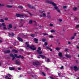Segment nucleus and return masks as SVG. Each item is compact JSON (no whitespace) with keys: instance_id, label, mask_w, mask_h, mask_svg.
I'll return each instance as SVG.
<instances>
[{"instance_id":"1","label":"nucleus","mask_w":79,"mask_h":79,"mask_svg":"<svg viewBox=\"0 0 79 79\" xmlns=\"http://www.w3.org/2000/svg\"><path fill=\"white\" fill-rule=\"evenodd\" d=\"M45 2L47 3H49L50 4H52V5L53 6H54V8L55 9V10H56L57 11V12H58V13H60V10L59 9V8H58V7H57L56 5L55 4V3L52 2H50L48 0L46 1Z\"/></svg>"},{"instance_id":"2","label":"nucleus","mask_w":79,"mask_h":79,"mask_svg":"<svg viewBox=\"0 0 79 79\" xmlns=\"http://www.w3.org/2000/svg\"><path fill=\"white\" fill-rule=\"evenodd\" d=\"M39 11L40 13L39 14L40 15V17H44V18L46 17V14L44 13H43L45 12V11L43 10V11H42V10H40ZM42 13H43L42 15H40V14Z\"/></svg>"},{"instance_id":"3","label":"nucleus","mask_w":79,"mask_h":79,"mask_svg":"<svg viewBox=\"0 0 79 79\" xmlns=\"http://www.w3.org/2000/svg\"><path fill=\"white\" fill-rule=\"evenodd\" d=\"M2 26H3V28L4 30L6 29V26L5 25V23H2V24H0V27H1Z\"/></svg>"},{"instance_id":"4","label":"nucleus","mask_w":79,"mask_h":79,"mask_svg":"<svg viewBox=\"0 0 79 79\" xmlns=\"http://www.w3.org/2000/svg\"><path fill=\"white\" fill-rule=\"evenodd\" d=\"M38 50H37V52L39 54H41V53H42V52L40 51V50H41V48H40V47H39L38 48Z\"/></svg>"},{"instance_id":"5","label":"nucleus","mask_w":79,"mask_h":79,"mask_svg":"<svg viewBox=\"0 0 79 79\" xmlns=\"http://www.w3.org/2000/svg\"><path fill=\"white\" fill-rule=\"evenodd\" d=\"M33 65H39L40 63L37 62H34L33 63Z\"/></svg>"},{"instance_id":"6","label":"nucleus","mask_w":79,"mask_h":79,"mask_svg":"<svg viewBox=\"0 0 79 79\" xmlns=\"http://www.w3.org/2000/svg\"><path fill=\"white\" fill-rule=\"evenodd\" d=\"M16 16L17 17H19V18H21V17H23V15L18 14H16Z\"/></svg>"},{"instance_id":"7","label":"nucleus","mask_w":79,"mask_h":79,"mask_svg":"<svg viewBox=\"0 0 79 79\" xmlns=\"http://www.w3.org/2000/svg\"><path fill=\"white\" fill-rule=\"evenodd\" d=\"M34 47V45H32L31 46V47H30V48H31V49L33 50H36V48H33Z\"/></svg>"},{"instance_id":"8","label":"nucleus","mask_w":79,"mask_h":79,"mask_svg":"<svg viewBox=\"0 0 79 79\" xmlns=\"http://www.w3.org/2000/svg\"><path fill=\"white\" fill-rule=\"evenodd\" d=\"M26 44L27 46V47H28V48H30V47H31V46H29V43L28 42H26Z\"/></svg>"},{"instance_id":"9","label":"nucleus","mask_w":79,"mask_h":79,"mask_svg":"<svg viewBox=\"0 0 79 79\" xmlns=\"http://www.w3.org/2000/svg\"><path fill=\"white\" fill-rule=\"evenodd\" d=\"M9 69L10 70H11V71H12L13 70H15V67H9Z\"/></svg>"},{"instance_id":"10","label":"nucleus","mask_w":79,"mask_h":79,"mask_svg":"<svg viewBox=\"0 0 79 79\" xmlns=\"http://www.w3.org/2000/svg\"><path fill=\"white\" fill-rule=\"evenodd\" d=\"M73 69L75 71H77L78 68L76 66H74L73 67Z\"/></svg>"},{"instance_id":"11","label":"nucleus","mask_w":79,"mask_h":79,"mask_svg":"<svg viewBox=\"0 0 79 79\" xmlns=\"http://www.w3.org/2000/svg\"><path fill=\"white\" fill-rule=\"evenodd\" d=\"M14 56L16 58H20V57H21V55L18 56L16 54H14Z\"/></svg>"},{"instance_id":"12","label":"nucleus","mask_w":79,"mask_h":79,"mask_svg":"<svg viewBox=\"0 0 79 79\" xmlns=\"http://www.w3.org/2000/svg\"><path fill=\"white\" fill-rule=\"evenodd\" d=\"M39 56H41L42 59H44V58H46V57H45V56L40 55Z\"/></svg>"},{"instance_id":"13","label":"nucleus","mask_w":79,"mask_h":79,"mask_svg":"<svg viewBox=\"0 0 79 79\" xmlns=\"http://www.w3.org/2000/svg\"><path fill=\"white\" fill-rule=\"evenodd\" d=\"M10 56H11V57H12L13 58L12 60H13L15 58V57H14V55L12 54H10Z\"/></svg>"},{"instance_id":"14","label":"nucleus","mask_w":79,"mask_h":79,"mask_svg":"<svg viewBox=\"0 0 79 79\" xmlns=\"http://www.w3.org/2000/svg\"><path fill=\"white\" fill-rule=\"evenodd\" d=\"M12 52H15V53H18V51L17 50H16L15 49H13L12 50Z\"/></svg>"},{"instance_id":"15","label":"nucleus","mask_w":79,"mask_h":79,"mask_svg":"<svg viewBox=\"0 0 79 79\" xmlns=\"http://www.w3.org/2000/svg\"><path fill=\"white\" fill-rule=\"evenodd\" d=\"M28 7H29V8H33V9H35V8H34V7L33 6H32L31 5H28Z\"/></svg>"},{"instance_id":"16","label":"nucleus","mask_w":79,"mask_h":79,"mask_svg":"<svg viewBox=\"0 0 79 79\" xmlns=\"http://www.w3.org/2000/svg\"><path fill=\"white\" fill-rule=\"evenodd\" d=\"M15 62L16 64H18V65H19V64H20V62H18V61L16 60Z\"/></svg>"},{"instance_id":"17","label":"nucleus","mask_w":79,"mask_h":79,"mask_svg":"<svg viewBox=\"0 0 79 79\" xmlns=\"http://www.w3.org/2000/svg\"><path fill=\"white\" fill-rule=\"evenodd\" d=\"M17 39L18 40H19V41H20V42H23V40L21 39L19 37H18Z\"/></svg>"},{"instance_id":"18","label":"nucleus","mask_w":79,"mask_h":79,"mask_svg":"<svg viewBox=\"0 0 79 79\" xmlns=\"http://www.w3.org/2000/svg\"><path fill=\"white\" fill-rule=\"evenodd\" d=\"M58 55L60 57H62L63 56H62V53L61 52L59 53Z\"/></svg>"},{"instance_id":"19","label":"nucleus","mask_w":79,"mask_h":79,"mask_svg":"<svg viewBox=\"0 0 79 79\" xmlns=\"http://www.w3.org/2000/svg\"><path fill=\"white\" fill-rule=\"evenodd\" d=\"M8 35H10V36H13V35H15V34H14L13 33H12L11 34L9 33Z\"/></svg>"},{"instance_id":"20","label":"nucleus","mask_w":79,"mask_h":79,"mask_svg":"<svg viewBox=\"0 0 79 79\" xmlns=\"http://www.w3.org/2000/svg\"><path fill=\"white\" fill-rule=\"evenodd\" d=\"M4 52L5 53H8L10 52V50H6Z\"/></svg>"},{"instance_id":"21","label":"nucleus","mask_w":79,"mask_h":79,"mask_svg":"<svg viewBox=\"0 0 79 79\" xmlns=\"http://www.w3.org/2000/svg\"><path fill=\"white\" fill-rule=\"evenodd\" d=\"M65 56H66L67 58H71V56L70 55H68L66 54L65 55Z\"/></svg>"},{"instance_id":"22","label":"nucleus","mask_w":79,"mask_h":79,"mask_svg":"<svg viewBox=\"0 0 79 79\" xmlns=\"http://www.w3.org/2000/svg\"><path fill=\"white\" fill-rule=\"evenodd\" d=\"M34 41H35V43H38L37 42V41H38V40L37 39L35 38L34 39Z\"/></svg>"},{"instance_id":"23","label":"nucleus","mask_w":79,"mask_h":79,"mask_svg":"<svg viewBox=\"0 0 79 79\" xmlns=\"http://www.w3.org/2000/svg\"><path fill=\"white\" fill-rule=\"evenodd\" d=\"M47 17H48V19H51V16L50 15H48Z\"/></svg>"},{"instance_id":"24","label":"nucleus","mask_w":79,"mask_h":79,"mask_svg":"<svg viewBox=\"0 0 79 79\" xmlns=\"http://www.w3.org/2000/svg\"><path fill=\"white\" fill-rule=\"evenodd\" d=\"M51 32H55V31L54 30H52L50 31Z\"/></svg>"},{"instance_id":"25","label":"nucleus","mask_w":79,"mask_h":79,"mask_svg":"<svg viewBox=\"0 0 79 79\" xmlns=\"http://www.w3.org/2000/svg\"><path fill=\"white\" fill-rule=\"evenodd\" d=\"M73 10L74 11H76L77 10V7H74L73 8Z\"/></svg>"},{"instance_id":"26","label":"nucleus","mask_w":79,"mask_h":79,"mask_svg":"<svg viewBox=\"0 0 79 79\" xmlns=\"http://www.w3.org/2000/svg\"><path fill=\"white\" fill-rule=\"evenodd\" d=\"M8 27H9V28H11L12 27V25L10 24L9 25Z\"/></svg>"},{"instance_id":"27","label":"nucleus","mask_w":79,"mask_h":79,"mask_svg":"<svg viewBox=\"0 0 79 79\" xmlns=\"http://www.w3.org/2000/svg\"><path fill=\"white\" fill-rule=\"evenodd\" d=\"M56 50H57V51H59V50H60V49L59 48H56Z\"/></svg>"},{"instance_id":"28","label":"nucleus","mask_w":79,"mask_h":79,"mask_svg":"<svg viewBox=\"0 0 79 79\" xmlns=\"http://www.w3.org/2000/svg\"><path fill=\"white\" fill-rule=\"evenodd\" d=\"M48 37L50 38H53L54 37L53 36H52V35H49V36H48Z\"/></svg>"},{"instance_id":"29","label":"nucleus","mask_w":79,"mask_h":79,"mask_svg":"<svg viewBox=\"0 0 79 79\" xmlns=\"http://www.w3.org/2000/svg\"><path fill=\"white\" fill-rule=\"evenodd\" d=\"M18 7L19 8H21V9H23V7L21 6H18Z\"/></svg>"},{"instance_id":"30","label":"nucleus","mask_w":79,"mask_h":79,"mask_svg":"<svg viewBox=\"0 0 79 79\" xmlns=\"http://www.w3.org/2000/svg\"><path fill=\"white\" fill-rule=\"evenodd\" d=\"M7 8H11L12 7V6H9V5H7Z\"/></svg>"},{"instance_id":"31","label":"nucleus","mask_w":79,"mask_h":79,"mask_svg":"<svg viewBox=\"0 0 79 79\" xmlns=\"http://www.w3.org/2000/svg\"><path fill=\"white\" fill-rule=\"evenodd\" d=\"M75 37L74 36L72 37L71 38H70V39L71 40H73V39H74V38Z\"/></svg>"},{"instance_id":"32","label":"nucleus","mask_w":79,"mask_h":79,"mask_svg":"<svg viewBox=\"0 0 79 79\" xmlns=\"http://www.w3.org/2000/svg\"><path fill=\"white\" fill-rule=\"evenodd\" d=\"M32 21L31 20H30L29 21V24H32Z\"/></svg>"},{"instance_id":"33","label":"nucleus","mask_w":79,"mask_h":79,"mask_svg":"<svg viewBox=\"0 0 79 79\" xmlns=\"http://www.w3.org/2000/svg\"><path fill=\"white\" fill-rule=\"evenodd\" d=\"M46 40V39H43L42 40V42H45Z\"/></svg>"},{"instance_id":"34","label":"nucleus","mask_w":79,"mask_h":79,"mask_svg":"<svg viewBox=\"0 0 79 79\" xmlns=\"http://www.w3.org/2000/svg\"><path fill=\"white\" fill-rule=\"evenodd\" d=\"M35 35H34V34H31V37H34Z\"/></svg>"},{"instance_id":"35","label":"nucleus","mask_w":79,"mask_h":79,"mask_svg":"<svg viewBox=\"0 0 79 79\" xmlns=\"http://www.w3.org/2000/svg\"><path fill=\"white\" fill-rule=\"evenodd\" d=\"M1 21L2 23H4V20H3V19H1Z\"/></svg>"},{"instance_id":"36","label":"nucleus","mask_w":79,"mask_h":79,"mask_svg":"<svg viewBox=\"0 0 79 79\" xmlns=\"http://www.w3.org/2000/svg\"><path fill=\"white\" fill-rule=\"evenodd\" d=\"M48 43L47 42H45L44 45H47Z\"/></svg>"},{"instance_id":"37","label":"nucleus","mask_w":79,"mask_h":79,"mask_svg":"<svg viewBox=\"0 0 79 79\" xmlns=\"http://www.w3.org/2000/svg\"><path fill=\"white\" fill-rule=\"evenodd\" d=\"M42 74L44 76H45V74L44 73V72H42Z\"/></svg>"},{"instance_id":"38","label":"nucleus","mask_w":79,"mask_h":79,"mask_svg":"<svg viewBox=\"0 0 79 79\" xmlns=\"http://www.w3.org/2000/svg\"><path fill=\"white\" fill-rule=\"evenodd\" d=\"M46 48H47V49H49V48H50V47H48V46H46Z\"/></svg>"},{"instance_id":"39","label":"nucleus","mask_w":79,"mask_h":79,"mask_svg":"<svg viewBox=\"0 0 79 79\" xmlns=\"http://www.w3.org/2000/svg\"><path fill=\"white\" fill-rule=\"evenodd\" d=\"M67 43H68V44H69V45H70V44H71V42H69V41H68V42H67Z\"/></svg>"},{"instance_id":"40","label":"nucleus","mask_w":79,"mask_h":79,"mask_svg":"<svg viewBox=\"0 0 79 79\" xmlns=\"http://www.w3.org/2000/svg\"><path fill=\"white\" fill-rule=\"evenodd\" d=\"M43 34L44 35H48V34L47 33H43Z\"/></svg>"},{"instance_id":"41","label":"nucleus","mask_w":79,"mask_h":79,"mask_svg":"<svg viewBox=\"0 0 79 79\" xmlns=\"http://www.w3.org/2000/svg\"><path fill=\"white\" fill-rule=\"evenodd\" d=\"M50 77V79H54L55 78H54L53 77Z\"/></svg>"},{"instance_id":"42","label":"nucleus","mask_w":79,"mask_h":79,"mask_svg":"<svg viewBox=\"0 0 79 79\" xmlns=\"http://www.w3.org/2000/svg\"><path fill=\"white\" fill-rule=\"evenodd\" d=\"M79 27V25H78L76 26V28H78Z\"/></svg>"},{"instance_id":"43","label":"nucleus","mask_w":79,"mask_h":79,"mask_svg":"<svg viewBox=\"0 0 79 79\" xmlns=\"http://www.w3.org/2000/svg\"><path fill=\"white\" fill-rule=\"evenodd\" d=\"M53 24H52V23H50L49 24V26H53Z\"/></svg>"},{"instance_id":"44","label":"nucleus","mask_w":79,"mask_h":79,"mask_svg":"<svg viewBox=\"0 0 79 79\" xmlns=\"http://www.w3.org/2000/svg\"><path fill=\"white\" fill-rule=\"evenodd\" d=\"M63 8L64 9H65V8H66V6H63Z\"/></svg>"},{"instance_id":"45","label":"nucleus","mask_w":79,"mask_h":79,"mask_svg":"<svg viewBox=\"0 0 79 79\" xmlns=\"http://www.w3.org/2000/svg\"><path fill=\"white\" fill-rule=\"evenodd\" d=\"M60 69H63V66H61V67H60Z\"/></svg>"},{"instance_id":"46","label":"nucleus","mask_w":79,"mask_h":79,"mask_svg":"<svg viewBox=\"0 0 79 79\" xmlns=\"http://www.w3.org/2000/svg\"><path fill=\"white\" fill-rule=\"evenodd\" d=\"M20 22H21L22 21H23V20L22 19H21L19 20Z\"/></svg>"},{"instance_id":"47","label":"nucleus","mask_w":79,"mask_h":79,"mask_svg":"<svg viewBox=\"0 0 79 79\" xmlns=\"http://www.w3.org/2000/svg\"><path fill=\"white\" fill-rule=\"evenodd\" d=\"M47 61L48 62H49V61H50V59H47Z\"/></svg>"},{"instance_id":"48","label":"nucleus","mask_w":79,"mask_h":79,"mask_svg":"<svg viewBox=\"0 0 79 79\" xmlns=\"http://www.w3.org/2000/svg\"><path fill=\"white\" fill-rule=\"evenodd\" d=\"M20 58H21L23 59V58H24V57H23V56H21V57H20Z\"/></svg>"},{"instance_id":"49","label":"nucleus","mask_w":79,"mask_h":79,"mask_svg":"<svg viewBox=\"0 0 79 79\" xmlns=\"http://www.w3.org/2000/svg\"><path fill=\"white\" fill-rule=\"evenodd\" d=\"M4 6V5L3 4H1L0 3V6Z\"/></svg>"},{"instance_id":"50","label":"nucleus","mask_w":79,"mask_h":79,"mask_svg":"<svg viewBox=\"0 0 79 79\" xmlns=\"http://www.w3.org/2000/svg\"><path fill=\"white\" fill-rule=\"evenodd\" d=\"M5 20H7L8 19V18H5Z\"/></svg>"},{"instance_id":"51","label":"nucleus","mask_w":79,"mask_h":79,"mask_svg":"<svg viewBox=\"0 0 79 79\" xmlns=\"http://www.w3.org/2000/svg\"><path fill=\"white\" fill-rule=\"evenodd\" d=\"M49 50H50V51H51L52 52V49L49 48Z\"/></svg>"},{"instance_id":"52","label":"nucleus","mask_w":79,"mask_h":79,"mask_svg":"<svg viewBox=\"0 0 79 79\" xmlns=\"http://www.w3.org/2000/svg\"><path fill=\"white\" fill-rule=\"evenodd\" d=\"M59 21H60V22H61V21H62V20H61V19H60L59 20Z\"/></svg>"},{"instance_id":"53","label":"nucleus","mask_w":79,"mask_h":79,"mask_svg":"<svg viewBox=\"0 0 79 79\" xmlns=\"http://www.w3.org/2000/svg\"><path fill=\"white\" fill-rule=\"evenodd\" d=\"M8 76L10 77V76H11V75L10 74H8Z\"/></svg>"},{"instance_id":"54","label":"nucleus","mask_w":79,"mask_h":79,"mask_svg":"<svg viewBox=\"0 0 79 79\" xmlns=\"http://www.w3.org/2000/svg\"><path fill=\"white\" fill-rule=\"evenodd\" d=\"M65 52H67L68 51V49H65Z\"/></svg>"},{"instance_id":"55","label":"nucleus","mask_w":79,"mask_h":79,"mask_svg":"<svg viewBox=\"0 0 79 79\" xmlns=\"http://www.w3.org/2000/svg\"><path fill=\"white\" fill-rule=\"evenodd\" d=\"M77 34V33H75L74 34V35L75 36V35H76Z\"/></svg>"},{"instance_id":"56","label":"nucleus","mask_w":79,"mask_h":79,"mask_svg":"<svg viewBox=\"0 0 79 79\" xmlns=\"http://www.w3.org/2000/svg\"><path fill=\"white\" fill-rule=\"evenodd\" d=\"M18 69V70H21V68H19Z\"/></svg>"},{"instance_id":"57","label":"nucleus","mask_w":79,"mask_h":79,"mask_svg":"<svg viewBox=\"0 0 79 79\" xmlns=\"http://www.w3.org/2000/svg\"><path fill=\"white\" fill-rule=\"evenodd\" d=\"M50 13L49 12H48L47 13V14H48V15H49V14H50Z\"/></svg>"},{"instance_id":"58","label":"nucleus","mask_w":79,"mask_h":79,"mask_svg":"<svg viewBox=\"0 0 79 79\" xmlns=\"http://www.w3.org/2000/svg\"><path fill=\"white\" fill-rule=\"evenodd\" d=\"M2 41L0 40V43H2Z\"/></svg>"},{"instance_id":"59","label":"nucleus","mask_w":79,"mask_h":79,"mask_svg":"<svg viewBox=\"0 0 79 79\" xmlns=\"http://www.w3.org/2000/svg\"><path fill=\"white\" fill-rule=\"evenodd\" d=\"M77 48H79V46H77Z\"/></svg>"},{"instance_id":"60","label":"nucleus","mask_w":79,"mask_h":79,"mask_svg":"<svg viewBox=\"0 0 79 79\" xmlns=\"http://www.w3.org/2000/svg\"><path fill=\"white\" fill-rule=\"evenodd\" d=\"M60 74H60V73H59L58 74V75H59V76H60Z\"/></svg>"},{"instance_id":"61","label":"nucleus","mask_w":79,"mask_h":79,"mask_svg":"<svg viewBox=\"0 0 79 79\" xmlns=\"http://www.w3.org/2000/svg\"><path fill=\"white\" fill-rule=\"evenodd\" d=\"M6 77H8V76H6L5 78H6Z\"/></svg>"},{"instance_id":"62","label":"nucleus","mask_w":79,"mask_h":79,"mask_svg":"<svg viewBox=\"0 0 79 79\" xmlns=\"http://www.w3.org/2000/svg\"><path fill=\"white\" fill-rule=\"evenodd\" d=\"M45 69H46V70H47V69H47V68H45Z\"/></svg>"},{"instance_id":"63","label":"nucleus","mask_w":79,"mask_h":79,"mask_svg":"<svg viewBox=\"0 0 79 79\" xmlns=\"http://www.w3.org/2000/svg\"><path fill=\"white\" fill-rule=\"evenodd\" d=\"M37 58H40V57L38 56Z\"/></svg>"},{"instance_id":"64","label":"nucleus","mask_w":79,"mask_h":79,"mask_svg":"<svg viewBox=\"0 0 79 79\" xmlns=\"http://www.w3.org/2000/svg\"><path fill=\"white\" fill-rule=\"evenodd\" d=\"M8 79H11L10 78H8Z\"/></svg>"}]
</instances>
